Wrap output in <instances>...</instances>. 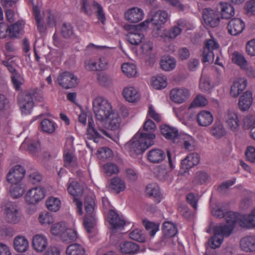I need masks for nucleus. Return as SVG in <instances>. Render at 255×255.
Segmentation results:
<instances>
[{
    "label": "nucleus",
    "mask_w": 255,
    "mask_h": 255,
    "mask_svg": "<svg viewBox=\"0 0 255 255\" xmlns=\"http://www.w3.org/2000/svg\"><path fill=\"white\" fill-rule=\"evenodd\" d=\"M65 166L69 168L76 165V159L70 151H65L64 154Z\"/></svg>",
    "instance_id": "53"
},
{
    "label": "nucleus",
    "mask_w": 255,
    "mask_h": 255,
    "mask_svg": "<svg viewBox=\"0 0 255 255\" xmlns=\"http://www.w3.org/2000/svg\"><path fill=\"white\" fill-rule=\"evenodd\" d=\"M122 95L126 101L130 103H134L139 100L140 95L139 92L133 87H125Z\"/></svg>",
    "instance_id": "29"
},
{
    "label": "nucleus",
    "mask_w": 255,
    "mask_h": 255,
    "mask_svg": "<svg viewBox=\"0 0 255 255\" xmlns=\"http://www.w3.org/2000/svg\"><path fill=\"white\" fill-rule=\"evenodd\" d=\"M211 132L215 137L220 139L226 134L227 131L222 124L216 122L211 129Z\"/></svg>",
    "instance_id": "39"
},
{
    "label": "nucleus",
    "mask_w": 255,
    "mask_h": 255,
    "mask_svg": "<svg viewBox=\"0 0 255 255\" xmlns=\"http://www.w3.org/2000/svg\"><path fill=\"white\" fill-rule=\"evenodd\" d=\"M147 159L151 163H158L159 162V149L154 148L149 151Z\"/></svg>",
    "instance_id": "60"
},
{
    "label": "nucleus",
    "mask_w": 255,
    "mask_h": 255,
    "mask_svg": "<svg viewBox=\"0 0 255 255\" xmlns=\"http://www.w3.org/2000/svg\"><path fill=\"white\" fill-rule=\"evenodd\" d=\"M176 143L186 150L192 151L195 148L194 138L190 135L183 133L178 134Z\"/></svg>",
    "instance_id": "20"
},
{
    "label": "nucleus",
    "mask_w": 255,
    "mask_h": 255,
    "mask_svg": "<svg viewBox=\"0 0 255 255\" xmlns=\"http://www.w3.org/2000/svg\"><path fill=\"white\" fill-rule=\"evenodd\" d=\"M97 2L95 0H79L78 6L82 13L91 16L94 13V8Z\"/></svg>",
    "instance_id": "28"
},
{
    "label": "nucleus",
    "mask_w": 255,
    "mask_h": 255,
    "mask_svg": "<svg viewBox=\"0 0 255 255\" xmlns=\"http://www.w3.org/2000/svg\"><path fill=\"white\" fill-rule=\"evenodd\" d=\"M47 208L52 212L58 211L61 207L60 200L55 197H49L46 201Z\"/></svg>",
    "instance_id": "43"
},
{
    "label": "nucleus",
    "mask_w": 255,
    "mask_h": 255,
    "mask_svg": "<svg viewBox=\"0 0 255 255\" xmlns=\"http://www.w3.org/2000/svg\"><path fill=\"white\" fill-rule=\"evenodd\" d=\"M159 191V187L156 183H151L148 184L146 188L145 192L147 195L149 197L156 198V202H158V194Z\"/></svg>",
    "instance_id": "48"
},
{
    "label": "nucleus",
    "mask_w": 255,
    "mask_h": 255,
    "mask_svg": "<svg viewBox=\"0 0 255 255\" xmlns=\"http://www.w3.org/2000/svg\"><path fill=\"white\" fill-rule=\"evenodd\" d=\"M119 250L125 255H134L139 252V246L131 241H125L120 243Z\"/></svg>",
    "instance_id": "22"
},
{
    "label": "nucleus",
    "mask_w": 255,
    "mask_h": 255,
    "mask_svg": "<svg viewBox=\"0 0 255 255\" xmlns=\"http://www.w3.org/2000/svg\"><path fill=\"white\" fill-rule=\"evenodd\" d=\"M106 125L107 128L114 131H119L122 127V119L119 116L114 112L105 122H101Z\"/></svg>",
    "instance_id": "25"
},
{
    "label": "nucleus",
    "mask_w": 255,
    "mask_h": 255,
    "mask_svg": "<svg viewBox=\"0 0 255 255\" xmlns=\"http://www.w3.org/2000/svg\"><path fill=\"white\" fill-rule=\"evenodd\" d=\"M190 95V91L185 88H175L170 91L169 96L171 100L176 104L185 102Z\"/></svg>",
    "instance_id": "15"
},
{
    "label": "nucleus",
    "mask_w": 255,
    "mask_h": 255,
    "mask_svg": "<svg viewBox=\"0 0 255 255\" xmlns=\"http://www.w3.org/2000/svg\"><path fill=\"white\" fill-rule=\"evenodd\" d=\"M26 147L28 150L34 154L40 149V143L38 141L29 140V139L26 138L22 143L20 148H25Z\"/></svg>",
    "instance_id": "41"
},
{
    "label": "nucleus",
    "mask_w": 255,
    "mask_h": 255,
    "mask_svg": "<svg viewBox=\"0 0 255 255\" xmlns=\"http://www.w3.org/2000/svg\"><path fill=\"white\" fill-rule=\"evenodd\" d=\"M247 80L245 77H237L233 81L230 94L233 98L238 97L246 88Z\"/></svg>",
    "instance_id": "17"
},
{
    "label": "nucleus",
    "mask_w": 255,
    "mask_h": 255,
    "mask_svg": "<svg viewBox=\"0 0 255 255\" xmlns=\"http://www.w3.org/2000/svg\"><path fill=\"white\" fill-rule=\"evenodd\" d=\"M67 191L68 193L74 197L73 202L76 206L77 212L82 215V203L77 196L83 193V189L79 184L73 178H70L67 183Z\"/></svg>",
    "instance_id": "6"
},
{
    "label": "nucleus",
    "mask_w": 255,
    "mask_h": 255,
    "mask_svg": "<svg viewBox=\"0 0 255 255\" xmlns=\"http://www.w3.org/2000/svg\"><path fill=\"white\" fill-rule=\"evenodd\" d=\"M202 17L207 26L215 27L219 24L220 18L217 11L215 9L210 8L203 9Z\"/></svg>",
    "instance_id": "16"
},
{
    "label": "nucleus",
    "mask_w": 255,
    "mask_h": 255,
    "mask_svg": "<svg viewBox=\"0 0 255 255\" xmlns=\"http://www.w3.org/2000/svg\"><path fill=\"white\" fill-rule=\"evenodd\" d=\"M41 128L43 131L47 133H53L56 128V124L48 119H44L41 122Z\"/></svg>",
    "instance_id": "46"
},
{
    "label": "nucleus",
    "mask_w": 255,
    "mask_h": 255,
    "mask_svg": "<svg viewBox=\"0 0 255 255\" xmlns=\"http://www.w3.org/2000/svg\"><path fill=\"white\" fill-rule=\"evenodd\" d=\"M95 202L94 199L90 197H86L85 201V209L86 212L84 225L87 232L89 233L94 231L96 221L94 214Z\"/></svg>",
    "instance_id": "5"
},
{
    "label": "nucleus",
    "mask_w": 255,
    "mask_h": 255,
    "mask_svg": "<svg viewBox=\"0 0 255 255\" xmlns=\"http://www.w3.org/2000/svg\"><path fill=\"white\" fill-rule=\"evenodd\" d=\"M58 84L64 89L75 87L78 85V79L73 73L64 72L60 74L57 78Z\"/></svg>",
    "instance_id": "11"
},
{
    "label": "nucleus",
    "mask_w": 255,
    "mask_h": 255,
    "mask_svg": "<svg viewBox=\"0 0 255 255\" xmlns=\"http://www.w3.org/2000/svg\"><path fill=\"white\" fill-rule=\"evenodd\" d=\"M185 21L183 19L178 21L177 25L174 26L169 31L165 33V38L168 39H174L180 34L182 29L183 28Z\"/></svg>",
    "instance_id": "35"
},
{
    "label": "nucleus",
    "mask_w": 255,
    "mask_h": 255,
    "mask_svg": "<svg viewBox=\"0 0 255 255\" xmlns=\"http://www.w3.org/2000/svg\"><path fill=\"white\" fill-rule=\"evenodd\" d=\"M144 16L143 9L137 6L128 8L124 12L125 19L130 23H138L143 19Z\"/></svg>",
    "instance_id": "13"
},
{
    "label": "nucleus",
    "mask_w": 255,
    "mask_h": 255,
    "mask_svg": "<svg viewBox=\"0 0 255 255\" xmlns=\"http://www.w3.org/2000/svg\"><path fill=\"white\" fill-rule=\"evenodd\" d=\"M253 101V94L251 92L247 91L243 93L239 99V109L243 112L248 111L252 105Z\"/></svg>",
    "instance_id": "24"
},
{
    "label": "nucleus",
    "mask_w": 255,
    "mask_h": 255,
    "mask_svg": "<svg viewBox=\"0 0 255 255\" xmlns=\"http://www.w3.org/2000/svg\"><path fill=\"white\" fill-rule=\"evenodd\" d=\"M93 111L96 120L100 122H105L113 114L111 103L103 97H98L92 103Z\"/></svg>",
    "instance_id": "3"
},
{
    "label": "nucleus",
    "mask_w": 255,
    "mask_h": 255,
    "mask_svg": "<svg viewBox=\"0 0 255 255\" xmlns=\"http://www.w3.org/2000/svg\"><path fill=\"white\" fill-rule=\"evenodd\" d=\"M122 72L128 78L136 76L137 74V68L135 64L131 63H124L121 66Z\"/></svg>",
    "instance_id": "37"
},
{
    "label": "nucleus",
    "mask_w": 255,
    "mask_h": 255,
    "mask_svg": "<svg viewBox=\"0 0 255 255\" xmlns=\"http://www.w3.org/2000/svg\"><path fill=\"white\" fill-rule=\"evenodd\" d=\"M156 129L155 124L151 120L146 118L143 131L138 130L125 145L131 156L135 158L154 144L155 138L154 132Z\"/></svg>",
    "instance_id": "2"
},
{
    "label": "nucleus",
    "mask_w": 255,
    "mask_h": 255,
    "mask_svg": "<svg viewBox=\"0 0 255 255\" xmlns=\"http://www.w3.org/2000/svg\"><path fill=\"white\" fill-rule=\"evenodd\" d=\"M214 51H220L218 43L213 38L206 40L202 54L204 62L213 61L215 57Z\"/></svg>",
    "instance_id": "8"
},
{
    "label": "nucleus",
    "mask_w": 255,
    "mask_h": 255,
    "mask_svg": "<svg viewBox=\"0 0 255 255\" xmlns=\"http://www.w3.org/2000/svg\"><path fill=\"white\" fill-rule=\"evenodd\" d=\"M11 81L14 89L16 90L20 89L21 86L24 83L22 77L18 73L11 76Z\"/></svg>",
    "instance_id": "62"
},
{
    "label": "nucleus",
    "mask_w": 255,
    "mask_h": 255,
    "mask_svg": "<svg viewBox=\"0 0 255 255\" xmlns=\"http://www.w3.org/2000/svg\"><path fill=\"white\" fill-rule=\"evenodd\" d=\"M211 213L214 216L225 217L226 220V224H221L214 227V236L208 241V245L212 249L220 247L224 238L231 234L236 225L244 228H255V210L251 215H244L232 211L225 212L219 204H217L212 207Z\"/></svg>",
    "instance_id": "1"
},
{
    "label": "nucleus",
    "mask_w": 255,
    "mask_h": 255,
    "mask_svg": "<svg viewBox=\"0 0 255 255\" xmlns=\"http://www.w3.org/2000/svg\"><path fill=\"white\" fill-rule=\"evenodd\" d=\"M227 27L229 33L236 36L243 32L245 27V23L240 18H233L229 21Z\"/></svg>",
    "instance_id": "21"
},
{
    "label": "nucleus",
    "mask_w": 255,
    "mask_h": 255,
    "mask_svg": "<svg viewBox=\"0 0 255 255\" xmlns=\"http://www.w3.org/2000/svg\"><path fill=\"white\" fill-rule=\"evenodd\" d=\"M209 178V175L204 171H198L195 174L193 182L195 184H202L206 183Z\"/></svg>",
    "instance_id": "52"
},
{
    "label": "nucleus",
    "mask_w": 255,
    "mask_h": 255,
    "mask_svg": "<svg viewBox=\"0 0 255 255\" xmlns=\"http://www.w3.org/2000/svg\"><path fill=\"white\" fill-rule=\"evenodd\" d=\"M176 61L175 58L166 56L160 59V68L165 71H170L176 67Z\"/></svg>",
    "instance_id": "40"
},
{
    "label": "nucleus",
    "mask_w": 255,
    "mask_h": 255,
    "mask_svg": "<svg viewBox=\"0 0 255 255\" xmlns=\"http://www.w3.org/2000/svg\"><path fill=\"white\" fill-rule=\"evenodd\" d=\"M162 233L165 238L174 237L178 233L176 225L171 222H164L162 226Z\"/></svg>",
    "instance_id": "33"
},
{
    "label": "nucleus",
    "mask_w": 255,
    "mask_h": 255,
    "mask_svg": "<svg viewBox=\"0 0 255 255\" xmlns=\"http://www.w3.org/2000/svg\"><path fill=\"white\" fill-rule=\"evenodd\" d=\"M220 9L221 16L223 19H230L235 15L234 7L228 2H221Z\"/></svg>",
    "instance_id": "34"
},
{
    "label": "nucleus",
    "mask_w": 255,
    "mask_h": 255,
    "mask_svg": "<svg viewBox=\"0 0 255 255\" xmlns=\"http://www.w3.org/2000/svg\"><path fill=\"white\" fill-rule=\"evenodd\" d=\"M103 171L104 173L110 176L118 174L120 170L116 164L113 163H108L103 166Z\"/></svg>",
    "instance_id": "57"
},
{
    "label": "nucleus",
    "mask_w": 255,
    "mask_h": 255,
    "mask_svg": "<svg viewBox=\"0 0 255 255\" xmlns=\"http://www.w3.org/2000/svg\"><path fill=\"white\" fill-rule=\"evenodd\" d=\"M24 188L20 183L10 184L9 192L11 195L14 198L21 197L24 193Z\"/></svg>",
    "instance_id": "49"
},
{
    "label": "nucleus",
    "mask_w": 255,
    "mask_h": 255,
    "mask_svg": "<svg viewBox=\"0 0 255 255\" xmlns=\"http://www.w3.org/2000/svg\"><path fill=\"white\" fill-rule=\"evenodd\" d=\"M208 101L206 98L200 95H197L194 101L191 103L189 110L195 107H203L207 104Z\"/></svg>",
    "instance_id": "59"
},
{
    "label": "nucleus",
    "mask_w": 255,
    "mask_h": 255,
    "mask_svg": "<svg viewBox=\"0 0 255 255\" xmlns=\"http://www.w3.org/2000/svg\"><path fill=\"white\" fill-rule=\"evenodd\" d=\"M233 63L238 65L242 70L249 63L245 56L238 52H235L232 55Z\"/></svg>",
    "instance_id": "44"
},
{
    "label": "nucleus",
    "mask_w": 255,
    "mask_h": 255,
    "mask_svg": "<svg viewBox=\"0 0 255 255\" xmlns=\"http://www.w3.org/2000/svg\"><path fill=\"white\" fill-rule=\"evenodd\" d=\"M200 157L197 153H192L189 154L181 162V168L184 172L190 168L198 165L200 162Z\"/></svg>",
    "instance_id": "26"
},
{
    "label": "nucleus",
    "mask_w": 255,
    "mask_h": 255,
    "mask_svg": "<svg viewBox=\"0 0 255 255\" xmlns=\"http://www.w3.org/2000/svg\"><path fill=\"white\" fill-rule=\"evenodd\" d=\"M68 225L64 222L53 224L51 226L50 233L55 236H60L62 238Z\"/></svg>",
    "instance_id": "36"
},
{
    "label": "nucleus",
    "mask_w": 255,
    "mask_h": 255,
    "mask_svg": "<svg viewBox=\"0 0 255 255\" xmlns=\"http://www.w3.org/2000/svg\"><path fill=\"white\" fill-rule=\"evenodd\" d=\"M144 36L140 32L131 28V31L127 35V38L129 43L132 45H138L141 42Z\"/></svg>",
    "instance_id": "38"
},
{
    "label": "nucleus",
    "mask_w": 255,
    "mask_h": 255,
    "mask_svg": "<svg viewBox=\"0 0 255 255\" xmlns=\"http://www.w3.org/2000/svg\"><path fill=\"white\" fill-rule=\"evenodd\" d=\"M105 137H109L116 141V139L113 138L105 129L95 126L92 118L89 119L87 130V138L92 140L95 143H98L101 139Z\"/></svg>",
    "instance_id": "4"
},
{
    "label": "nucleus",
    "mask_w": 255,
    "mask_h": 255,
    "mask_svg": "<svg viewBox=\"0 0 255 255\" xmlns=\"http://www.w3.org/2000/svg\"><path fill=\"white\" fill-rule=\"evenodd\" d=\"M13 247L14 250L19 253H24L29 248V242L24 236H16L13 241Z\"/></svg>",
    "instance_id": "31"
},
{
    "label": "nucleus",
    "mask_w": 255,
    "mask_h": 255,
    "mask_svg": "<svg viewBox=\"0 0 255 255\" xmlns=\"http://www.w3.org/2000/svg\"><path fill=\"white\" fill-rule=\"evenodd\" d=\"M223 120L227 128L234 132L238 130L241 121L237 112L231 110L227 111L224 114Z\"/></svg>",
    "instance_id": "9"
},
{
    "label": "nucleus",
    "mask_w": 255,
    "mask_h": 255,
    "mask_svg": "<svg viewBox=\"0 0 255 255\" xmlns=\"http://www.w3.org/2000/svg\"><path fill=\"white\" fill-rule=\"evenodd\" d=\"M211 87V86L209 79L202 75L201 77L199 83L200 89L202 92H208L210 90Z\"/></svg>",
    "instance_id": "64"
},
{
    "label": "nucleus",
    "mask_w": 255,
    "mask_h": 255,
    "mask_svg": "<svg viewBox=\"0 0 255 255\" xmlns=\"http://www.w3.org/2000/svg\"><path fill=\"white\" fill-rule=\"evenodd\" d=\"M143 224L151 237H153L158 231V225L149 221L143 220Z\"/></svg>",
    "instance_id": "50"
},
{
    "label": "nucleus",
    "mask_w": 255,
    "mask_h": 255,
    "mask_svg": "<svg viewBox=\"0 0 255 255\" xmlns=\"http://www.w3.org/2000/svg\"><path fill=\"white\" fill-rule=\"evenodd\" d=\"M129 238L139 242H144L145 240V236L142 231L139 229H135L131 231L129 234Z\"/></svg>",
    "instance_id": "56"
},
{
    "label": "nucleus",
    "mask_w": 255,
    "mask_h": 255,
    "mask_svg": "<svg viewBox=\"0 0 255 255\" xmlns=\"http://www.w3.org/2000/svg\"><path fill=\"white\" fill-rule=\"evenodd\" d=\"M23 28V24L21 22L16 23L8 27L9 36L10 37H17L19 36Z\"/></svg>",
    "instance_id": "45"
},
{
    "label": "nucleus",
    "mask_w": 255,
    "mask_h": 255,
    "mask_svg": "<svg viewBox=\"0 0 255 255\" xmlns=\"http://www.w3.org/2000/svg\"><path fill=\"white\" fill-rule=\"evenodd\" d=\"M33 10L35 19L37 23V28L40 32H42L44 29L43 25L42 23V17L40 13V10L38 7L34 6Z\"/></svg>",
    "instance_id": "63"
},
{
    "label": "nucleus",
    "mask_w": 255,
    "mask_h": 255,
    "mask_svg": "<svg viewBox=\"0 0 255 255\" xmlns=\"http://www.w3.org/2000/svg\"><path fill=\"white\" fill-rule=\"evenodd\" d=\"M48 239L43 234H37L33 236L32 245L33 249L37 252L42 253L48 246Z\"/></svg>",
    "instance_id": "18"
},
{
    "label": "nucleus",
    "mask_w": 255,
    "mask_h": 255,
    "mask_svg": "<svg viewBox=\"0 0 255 255\" xmlns=\"http://www.w3.org/2000/svg\"><path fill=\"white\" fill-rule=\"evenodd\" d=\"M25 173L24 168L19 165L12 167L6 175V180L10 184L20 183Z\"/></svg>",
    "instance_id": "12"
},
{
    "label": "nucleus",
    "mask_w": 255,
    "mask_h": 255,
    "mask_svg": "<svg viewBox=\"0 0 255 255\" xmlns=\"http://www.w3.org/2000/svg\"><path fill=\"white\" fill-rule=\"evenodd\" d=\"M72 226L69 225H68L67 228L65 231V234H64L62 239L66 241H74L77 238V231L74 228H71Z\"/></svg>",
    "instance_id": "51"
},
{
    "label": "nucleus",
    "mask_w": 255,
    "mask_h": 255,
    "mask_svg": "<svg viewBox=\"0 0 255 255\" xmlns=\"http://www.w3.org/2000/svg\"><path fill=\"white\" fill-rule=\"evenodd\" d=\"M46 195V190L42 186H36L28 189L25 194V201L28 204L35 205L42 200Z\"/></svg>",
    "instance_id": "7"
},
{
    "label": "nucleus",
    "mask_w": 255,
    "mask_h": 255,
    "mask_svg": "<svg viewBox=\"0 0 255 255\" xmlns=\"http://www.w3.org/2000/svg\"><path fill=\"white\" fill-rule=\"evenodd\" d=\"M54 221V216L48 212L41 213L39 215L38 221L43 226L52 224Z\"/></svg>",
    "instance_id": "47"
},
{
    "label": "nucleus",
    "mask_w": 255,
    "mask_h": 255,
    "mask_svg": "<svg viewBox=\"0 0 255 255\" xmlns=\"http://www.w3.org/2000/svg\"><path fill=\"white\" fill-rule=\"evenodd\" d=\"M94 11L95 12L98 19L103 24H104L106 22V18L105 12L102 5L99 2H97L94 8Z\"/></svg>",
    "instance_id": "55"
},
{
    "label": "nucleus",
    "mask_w": 255,
    "mask_h": 255,
    "mask_svg": "<svg viewBox=\"0 0 255 255\" xmlns=\"http://www.w3.org/2000/svg\"><path fill=\"white\" fill-rule=\"evenodd\" d=\"M112 151L108 147L100 148L97 151V156L100 159H108L113 156Z\"/></svg>",
    "instance_id": "61"
},
{
    "label": "nucleus",
    "mask_w": 255,
    "mask_h": 255,
    "mask_svg": "<svg viewBox=\"0 0 255 255\" xmlns=\"http://www.w3.org/2000/svg\"><path fill=\"white\" fill-rule=\"evenodd\" d=\"M5 219L7 222L16 224L19 223L22 219V215L15 205H7L4 210Z\"/></svg>",
    "instance_id": "14"
},
{
    "label": "nucleus",
    "mask_w": 255,
    "mask_h": 255,
    "mask_svg": "<svg viewBox=\"0 0 255 255\" xmlns=\"http://www.w3.org/2000/svg\"><path fill=\"white\" fill-rule=\"evenodd\" d=\"M109 188L116 193L123 192L126 188L125 181L119 177H115L110 181Z\"/></svg>",
    "instance_id": "32"
},
{
    "label": "nucleus",
    "mask_w": 255,
    "mask_h": 255,
    "mask_svg": "<svg viewBox=\"0 0 255 255\" xmlns=\"http://www.w3.org/2000/svg\"><path fill=\"white\" fill-rule=\"evenodd\" d=\"M18 105L22 114L25 115L30 114L34 107L31 95L28 93H23L19 95Z\"/></svg>",
    "instance_id": "10"
},
{
    "label": "nucleus",
    "mask_w": 255,
    "mask_h": 255,
    "mask_svg": "<svg viewBox=\"0 0 255 255\" xmlns=\"http://www.w3.org/2000/svg\"><path fill=\"white\" fill-rule=\"evenodd\" d=\"M61 34L65 38H72L74 37L73 28L70 23H63L61 27Z\"/></svg>",
    "instance_id": "54"
},
{
    "label": "nucleus",
    "mask_w": 255,
    "mask_h": 255,
    "mask_svg": "<svg viewBox=\"0 0 255 255\" xmlns=\"http://www.w3.org/2000/svg\"><path fill=\"white\" fill-rule=\"evenodd\" d=\"M214 118L212 113L209 111L202 110L197 116V122L202 127H207L213 122Z\"/></svg>",
    "instance_id": "30"
},
{
    "label": "nucleus",
    "mask_w": 255,
    "mask_h": 255,
    "mask_svg": "<svg viewBox=\"0 0 255 255\" xmlns=\"http://www.w3.org/2000/svg\"><path fill=\"white\" fill-rule=\"evenodd\" d=\"M160 133L167 139L176 142L179 134L178 129L168 125H160Z\"/></svg>",
    "instance_id": "23"
},
{
    "label": "nucleus",
    "mask_w": 255,
    "mask_h": 255,
    "mask_svg": "<svg viewBox=\"0 0 255 255\" xmlns=\"http://www.w3.org/2000/svg\"><path fill=\"white\" fill-rule=\"evenodd\" d=\"M84 248L78 244H72L68 246L66 250V255H85Z\"/></svg>",
    "instance_id": "42"
},
{
    "label": "nucleus",
    "mask_w": 255,
    "mask_h": 255,
    "mask_svg": "<svg viewBox=\"0 0 255 255\" xmlns=\"http://www.w3.org/2000/svg\"><path fill=\"white\" fill-rule=\"evenodd\" d=\"M108 221L113 232L122 230L126 225V221L114 210H110L108 217Z\"/></svg>",
    "instance_id": "19"
},
{
    "label": "nucleus",
    "mask_w": 255,
    "mask_h": 255,
    "mask_svg": "<svg viewBox=\"0 0 255 255\" xmlns=\"http://www.w3.org/2000/svg\"><path fill=\"white\" fill-rule=\"evenodd\" d=\"M241 249L246 252H255V235L247 236L243 238L240 243Z\"/></svg>",
    "instance_id": "27"
},
{
    "label": "nucleus",
    "mask_w": 255,
    "mask_h": 255,
    "mask_svg": "<svg viewBox=\"0 0 255 255\" xmlns=\"http://www.w3.org/2000/svg\"><path fill=\"white\" fill-rule=\"evenodd\" d=\"M6 60L2 61V64L5 66L8 71L11 73V75L15 74H18L15 69V66L13 64V60L11 57H9L6 53L5 54Z\"/></svg>",
    "instance_id": "58"
}]
</instances>
